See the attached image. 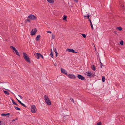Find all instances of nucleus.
<instances>
[{
  "mask_svg": "<svg viewBox=\"0 0 125 125\" xmlns=\"http://www.w3.org/2000/svg\"><path fill=\"white\" fill-rule=\"evenodd\" d=\"M44 97L46 103L48 105H50L51 104V103L50 100L48 96L46 95H44Z\"/></svg>",
  "mask_w": 125,
  "mask_h": 125,
  "instance_id": "nucleus-1",
  "label": "nucleus"
},
{
  "mask_svg": "<svg viewBox=\"0 0 125 125\" xmlns=\"http://www.w3.org/2000/svg\"><path fill=\"white\" fill-rule=\"evenodd\" d=\"M23 54L24 58L26 61L29 63H30L31 62L29 58L27 55L25 53H23Z\"/></svg>",
  "mask_w": 125,
  "mask_h": 125,
  "instance_id": "nucleus-2",
  "label": "nucleus"
},
{
  "mask_svg": "<svg viewBox=\"0 0 125 125\" xmlns=\"http://www.w3.org/2000/svg\"><path fill=\"white\" fill-rule=\"evenodd\" d=\"M36 107L34 105H32L31 107V111L32 113H35L36 112Z\"/></svg>",
  "mask_w": 125,
  "mask_h": 125,
  "instance_id": "nucleus-3",
  "label": "nucleus"
},
{
  "mask_svg": "<svg viewBox=\"0 0 125 125\" xmlns=\"http://www.w3.org/2000/svg\"><path fill=\"white\" fill-rule=\"evenodd\" d=\"M27 18L32 20H35L36 19V17L33 14H30L28 16Z\"/></svg>",
  "mask_w": 125,
  "mask_h": 125,
  "instance_id": "nucleus-4",
  "label": "nucleus"
},
{
  "mask_svg": "<svg viewBox=\"0 0 125 125\" xmlns=\"http://www.w3.org/2000/svg\"><path fill=\"white\" fill-rule=\"evenodd\" d=\"M37 31L36 29L35 28L32 29L30 33L31 35H35Z\"/></svg>",
  "mask_w": 125,
  "mask_h": 125,
  "instance_id": "nucleus-5",
  "label": "nucleus"
},
{
  "mask_svg": "<svg viewBox=\"0 0 125 125\" xmlns=\"http://www.w3.org/2000/svg\"><path fill=\"white\" fill-rule=\"evenodd\" d=\"M67 76H68V77L69 78L73 79H74L75 78H76L75 76L73 74H67Z\"/></svg>",
  "mask_w": 125,
  "mask_h": 125,
  "instance_id": "nucleus-6",
  "label": "nucleus"
},
{
  "mask_svg": "<svg viewBox=\"0 0 125 125\" xmlns=\"http://www.w3.org/2000/svg\"><path fill=\"white\" fill-rule=\"evenodd\" d=\"M61 73H63L65 74L66 75H67V71L64 69L61 68Z\"/></svg>",
  "mask_w": 125,
  "mask_h": 125,
  "instance_id": "nucleus-7",
  "label": "nucleus"
},
{
  "mask_svg": "<svg viewBox=\"0 0 125 125\" xmlns=\"http://www.w3.org/2000/svg\"><path fill=\"white\" fill-rule=\"evenodd\" d=\"M77 77L79 79H80L82 80H84L85 79V78L84 77L82 76V75L80 74L78 75Z\"/></svg>",
  "mask_w": 125,
  "mask_h": 125,
  "instance_id": "nucleus-8",
  "label": "nucleus"
},
{
  "mask_svg": "<svg viewBox=\"0 0 125 125\" xmlns=\"http://www.w3.org/2000/svg\"><path fill=\"white\" fill-rule=\"evenodd\" d=\"M17 100L18 101V102L20 103V104L23 106V107H26L27 106L22 103L18 99H17Z\"/></svg>",
  "mask_w": 125,
  "mask_h": 125,
  "instance_id": "nucleus-9",
  "label": "nucleus"
},
{
  "mask_svg": "<svg viewBox=\"0 0 125 125\" xmlns=\"http://www.w3.org/2000/svg\"><path fill=\"white\" fill-rule=\"evenodd\" d=\"M41 53H36V57L37 59H39L40 57V55Z\"/></svg>",
  "mask_w": 125,
  "mask_h": 125,
  "instance_id": "nucleus-10",
  "label": "nucleus"
},
{
  "mask_svg": "<svg viewBox=\"0 0 125 125\" xmlns=\"http://www.w3.org/2000/svg\"><path fill=\"white\" fill-rule=\"evenodd\" d=\"M66 50L70 52L73 53L74 52V50L73 49H72L67 48Z\"/></svg>",
  "mask_w": 125,
  "mask_h": 125,
  "instance_id": "nucleus-11",
  "label": "nucleus"
},
{
  "mask_svg": "<svg viewBox=\"0 0 125 125\" xmlns=\"http://www.w3.org/2000/svg\"><path fill=\"white\" fill-rule=\"evenodd\" d=\"M86 74L88 76L90 77L91 76L92 74L91 72L88 71L86 72Z\"/></svg>",
  "mask_w": 125,
  "mask_h": 125,
  "instance_id": "nucleus-12",
  "label": "nucleus"
},
{
  "mask_svg": "<svg viewBox=\"0 0 125 125\" xmlns=\"http://www.w3.org/2000/svg\"><path fill=\"white\" fill-rule=\"evenodd\" d=\"M10 115V114L9 113H2L1 114V115L2 116H6L7 115Z\"/></svg>",
  "mask_w": 125,
  "mask_h": 125,
  "instance_id": "nucleus-13",
  "label": "nucleus"
},
{
  "mask_svg": "<svg viewBox=\"0 0 125 125\" xmlns=\"http://www.w3.org/2000/svg\"><path fill=\"white\" fill-rule=\"evenodd\" d=\"M47 0L50 3H54V0Z\"/></svg>",
  "mask_w": 125,
  "mask_h": 125,
  "instance_id": "nucleus-14",
  "label": "nucleus"
},
{
  "mask_svg": "<svg viewBox=\"0 0 125 125\" xmlns=\"http://www.w3.org/2000/svg\"><path fill=\"white\" fill-rule=\"evenodd\" d=\"M92 69L94 71H95L96 70L95 67L94 65H93L91 66Z\"/></svg>",
  "mask_w": 125,
  "mask_h": 125,
  "instance_id": "nucleus-15",
  "label": "nucleus"
},
{
  "mask_svg": "<svg viewBox=\"0 0 125 125\" xmlns=\"http://www.w3.org/2000/svg\"><path fill=\"white\" fill-rule=\"evenodd\" d=\"M89 21H90V25H91V28L93 30V25H92V22L91 21V20L90 19H89Z\"/></svg>",
  "mask_w": 125,
  "mask_h": 125,
  "instance_id": "nucleus-16",
  "label": "nucleus"
},
{
  "mask_svg": "<svg viewBox=\"0 0 125 125\" xmlns=\"http://www.w3.org/2000/svg\"><path fill=\"white\" fill-rule=\"evenodd\" d=\"M40 36L39 35H37L36 39V40L38 41L39 40Z\"/></svg>",
  "mask_w": 125,
  "mask_h": 125,
  "instance_id": "nucleus-17",
  "label": "nucleus"
},
{
  "mask_svg": "<svg viewBox=\"0 0 125 125\" xmlns=\"http://www.w3.org/2000/svg\"><path fill=\"white\" fill-rule=\"evenodd\" d=\"M4 92L7 95H9V93L7 91H4Z\"/></svg>",
  "mask_w": 125,
  "mask_h": 125,
  "instance_id": "nucleus-18",
  "label": "nucleus"
},
{
  "mask_svg": "<svg viewBox=\"0 0 125 125\" xmlns=\"http://www.w3.org/2000/svg\"><path fill=\"white\" fill-rule=\"evenodd\" d=\"M11 101L13 104L16 106H18V105L14 102V101L12 99H11Z\"/></svg>",
  "mask_w": 125,
  "mask_h": 125,
  "instance_id": "nucleus-19",
  "label": "nucleus"
},
{
  "mask_svg": "<svg viewBox=\"0 0 125 125\" xmlns=\"http://www.w3.org/2000/svg\"><path fill=\"white\" fill-rule=\"evenodd\" d=\"M84 16L85 17H87V18L89 20V13H88L87 14V15H84Z\"/></svg>",
  "mask_w": 125,
  "mask_h": 125,
  "instance_id": "nucleus-20",
  "label": "nucleus"
},
{
  "mask_svg": "<svg viewBox=\"0 0 125 125\" xmlns=\"http://www.w3.org/2000/svg\"><path fill=\"white\" fill-rule=\"evenodd\" d=\"M54 52L56 54V56H57V55H58V53L57 52V50L56 48L54 49Z\"/></svg>",
  "mask_w": 125,
  "mask_h": 125,
  "instance_id": "nucleus-21",
  "label": "nucleus"
},
{
  "mask_svg": "<svg viewBox=\"0 0 125 125\" xmlns=\"http://www.w3.org/2000/svg\"><path fill=\"white\" fill-rule=\"evenodd\" d=\"M102 81L103 82H104L105 81V77L104 76H103L102 78Z\"/></svg>",
  "mask_w": 125,
  "mask_h": 125,
  "instance_id": "nucleus-22",
  "label": "nucleus"
},
{
  "mask_svg": "<svg viewBox=\"0 0 125 125\" xmlns=\"http://www.w3.org/2000/svg\"><path fill=\"white\" fill-rule=\"evenodd\" d=\"M10 48H12L14 51H15V50H16V49L13 46H11Z\"/></svg>",
  "mask_w": 125,
  "mask_h": 125,
  "instance_id": "nucleus-23",
  "label": "nucleus"
},
{
  "mask_svg": "<svg viewBox=\"0 0 125 125\" xmlns=\"http://www.w3.org/2000/svg\"><path fill=\"white\" fill-rule=\"evenodd\" d=\"M15 53H16V55H18V56H20V55L19 54V53H18V51H17V50H15Z\"/></svg>",
  "mask_w": 125,
  "mask_h": 125,
  "instance_id": "nucleus-24",
  "label": "nucleus"
},
{
  "mask_svg": "<svg viewBox=\"0 0 125 125\" xmlns=\"http://www.w3.org/2000/svg\"><path fill=\"white\" fill-rule=\"evenodd\" d=\"M14 107V108H15V109L16 110H20V109L19 108H18V107H17L16 106H15Z\"/></svg>",
  "mask_w": 125,
  "mask_h": 125,
  "instance_id": "nucleus-25",
  "label": "nucleus"
},
{
  "mask_svg": "<svg viewBox=\"0 0 125 125\" xmlns=\"http://www.w3.org/2000/svg\"><path fill=\"white\" fill-rule=\"evenodd\" d=\"M120 44L121 45H123V41L122 40L120 42Z\"/></svg>",
  "mask_w": 125,
  "mask_h": 125,
  "instance_id": "nucleus-26",
  "label": "nucleus"
},
{
  "mask_svg": "<svg viewBox=\"0 0 125 125\" xmlns=\"http://www.w3.org/2000/svg\"><path fill=\"white\" fill-rule=\"evenodd\" d=\"M50 55H51V56L52 58H53V53L52 52V51L50 54Z\"/></svg>",
  "mask_w": 125,
  "mask_h": 125,
  "instance_id": "nucleus-27",
  "label": "nucleus"
},
{
  "mask_svg": "<svg viewBox=\"0 0 125 125\" xmlns=\"http://www.w3.org/2000/svg\"><path fill=\"white\" fill-rule=\"evenodd\" d=\"M27 21H28L29 22H30L31 21H30V19H27L25 20V22L26 23Z\"/></svg>",
  "mask_w": 125,
  "mask_h": 125,
  "instance_id": "nucleus-28",
  "label": "nucleus"
},
{
  "mask_svg": "<svg viewBox=\"0 0 125 125\" xmlns=\"http://www.w3.org/2000/svg\"><path fill=\"white\" fill-rule=\"evenodd\" d=\"M52 39H54L55 38V35L53 34H52Z\"/></svg>",
  "mask_w": 125,
  "mask_h": 125,
  "instance_id": "nucleus-29",
  "label": "nucleus"
},
{
  "mask_svg": "<svg viewBox=\"0 0 125 125\" xmlns=\"http://www.w3.org/2000/svg\"><path fill=\"white\" fill-rule=\"evenodd\" d=\"M117 29L120 31H121L122 30V28L121 27H117Z\"/></svg>",
  "mask_w": 125,
  "mask_h": 125,
  "instance_id": "nucleus-30",
  "label": "nucleus"
},
{
  "mask_svg": "<svg viewBox=\"0 0 125 125\" xmlns=\"http://www.w3.org/2000/svg\"><path fill=\"white\" fill-rule=\"evenodd\" d=\"M101 122H99L96 125H101Z\"/></svg>",
  "mask_w": 125,
  "mask_h": 125,
  "instance_id": "nucleus-31",
  "label": "nucleus"
},
{
  "mask_svg": "<svg viewBox=\"0 0 125 125\" xmlns=\"http://www.w3.org/2000/svg\"><path fill=\"white\" fill-rule=\"evenodd\" d=\"M82 35L84 38H86V35L85 34H82Z\"/></svg>",
  "mask_w": 125,
  "mask_h": 125,
  "instance_id": "nucleus-32",
  "label": "nucleus"
},
{
  "mask_svg": "<svg viewBox=\"0 0 125 125\" xmlns=\"http://www.w3.org/2000/svg\"><path fill=\"white\" fill-rule=\"evenodd\" d=\"M100 62L101 64V68H102V67L103 66V65L102 64V63H101V62L100 61Z\"/></svg>",
  "mask_w": 125,
  "mask_h": 125,
  "instance_id": "nucleus-33",
  "label": "nucleus"
},
{
  "mask_svg": "<svg viewBox=\"0 0 125 125\" xmlns=\"http://www.w3.org/2000/svg\"><path fill=\"white\" fill-rule=\"evenodd\" d=\"M70 100L71 101H72L73 103H74V101L73 99L70 98Z\"/></svg>",
  "mask_w": 125,
  "mask_h": 125,
  "instance_id": "nucleus-34",
  "label": "nucleus"
},
{
  "mask_svg": "<svg viewBox=\"0 0 125 125\" xmlns=\"http://www.w3.org/2000/svg\"><path fill=\"white\" fill-rule=\"evenodd\" d=\"M18 96H19L21 99H22L23 98L22 97L21 95H18Z\"/></svg>",
  "mask_w": 125,
  "mask_h": 125,
  "instance_id": "nucleus-35",
  "label": "nucleus"
},
{
  "mask_svg": "<svg viewBox=\"0 0 125 125\" xmlns=\"http://www.w3.org/2000/svg\"><path fill=\"white\" fill-rule=\"evenodd\" d=\"M67 17V16H64L63 18V20H65L66 19Z\"/></svg>",
  "mask_w": 125,
  "mask_h": 125,
  "instance_id": "nucleus-36",
  "label": "nucleus"
},
{
  "mask_svg": "<svg viewBox=\"0 0 125 125\" xmlns=\"http://www.w3.org/2000/svg\"><path fill=\"white\" fill-rule=\"evenodd\" d=\"M46 32H47L48 33H52V32H51V31H46Z\"/></svg>",
  "mask_w": 125,
  "mask_h": 125,
  "instance_id": "nucleus-37",
  "label": "nucleus"
},
{
  "mask_svg": "<svg viewBox=\"0 0 125 125\" xmlns=\"http://www.w3.org/2000/svg\"><path fill=\"white\" fill-rule=\"evenodd\" d=\"M114 33L115 34H117V32L116 31H114Z\"/></svg>",
  "mask_w": 125,
  "mask_h": 125,
  "instance_id": "nucleus-38",
  "label": "nucleus"
},
{
  "mask_svg": "<svg viewBox=\"0 0 125 125\" xmlns=\"http://www.w3.org/2000/svg\"><path fill=\"white\" fill-rule=\"evenodd\" d=\"M40 57H41L42 58H43V56L41 54L40 55Z\"/></svg>",
  "mask_w": 125,
  "mask_h": 125,
  "instance_id": "nucleus-39",
  "label": "nucleus"
},
{
  "mask_svg": "<svg viewBox=\"0 0 125 125\" xmlns=\"http://www.w3.org/2000/svg\"><path fill=\"white\" fill-rule=\"evenodd\" d=\"M73 53H78V52H76V51H75L74 50V52H73Z\"/></svg>",
  "mask_w": 125,
  "mask_h": 125,
  "instance_id": "nucleus-40",
  "label": "nucleus"
},
{
  "mask_svg": "<svg viewBox=\"0 0 125 125\" xmlns=\"http://www.w3.org/2000/svg\"><path fill=\"white\" fill-rule=\"evenodd\" d=\"M77 2L78 1V0H73Z\"/></svg>",
  "mask_w": 125,
  "mask_h": 125,
  "instance_id": "nucleus-41",
  "label": "nucleus"
},
{
  "mask_svg": "<svg viewBox=\"0 0 125 125\" xmlns=\"http://www.w3.org/2000/svg\"><path fill=\"white\" fill-rule=\"evenodd\" d=\"M64 119H66V117H65V116H64Z\"/></svg>",
  "mask_w": 125,
  "mask_h": 125,
  "instance_id": "nucleus-42",
  "label": "nucleus"
},
{
  "mask_svg": "<svg viewBox=\"0 0 125 125\" xmlns=\"http://www.w3.org/2000/svg\"><path fill=\"white\" fill-rule=\"evenodd\" d=\"M2 122V121H0V125H1V122Z\"/></svg>",
  "mask_w": 125,
  "mask_h": 125,
  "instance_id": "nucleus-43",
  "label": "nucleus"
},
{
  "mask_svg": "<svg viewBox=\"0 0 125 125\" xmlns=\"http://www.w3.org/2000/svg\"><path fill=\"white\" fill-rule=\"evenodd\" d=\"M56 64L55 63V64H54V66H56Z\"/></svg>",
  "mask_w": 125,
  "mask_h": 125,
  "instance_id": "nucleus-44",
  "label": "nucleus"
},
{
  "mask_svg": "<svg viewBox=\"0 0 125 125\" xmlns=\"http://www.w3.org/2000/svg\"><path fill=\"white\" fill-rule=\"evenodd\" d=\"M15 121V120H12V121Z\"/></svg>",
  "mask_w": 125,
  "mask_h": 125,
  "instance_id": "nucleus-45",
  "label": "nucleus"
}]
</instances>
